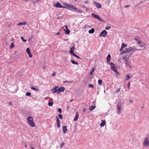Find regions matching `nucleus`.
<instances>
[{"instance_id": "1", "label": "nucleus", "mask_w": 149, "mask_h": 149, "mask_svg": "<svg viewBox=\"0 0 149 149\" xmlns=\"http://www.w3.org/2000/svg\"><path fill=\"white\" fill-rule=\"evenodd\" d=\"M139 49H138L133 46L132 47H130L128 48H126L124 51H123V53H126L127 52H133L136 51H137Z\"/></svg>"}, {"instance_id": "2", "label": "nucleus", "mask_w": 149, "mask_h": 149, "mask_svg": "<svg viewBox=\"0 0 149 149\" xmlns=\"http://www.w3.org/2000/svg\"><path fill=\"white\" fill-rule=\"evenodd\" d=\"M27 123L31 126L34 127L35 125V124L33 121V118L30 116H29L27 120Z\"/></svg>"}, {"instance_id": "3", "label": "nucleus", "mask_w": 149, "mask_h": 149, "mask_svg": "<svg viewBox=\"0 0 149 149\" xmlns=\"http://www.w3.org/2000/svg\"><path fill=\"white\" fill-rule=\"evenodd\" d=\"M143 144L145 147L149 146V137L146 136L144 138Z\"/></svg>"}, {"instance_id": "4", "label": "nucleus", "mask_w": 149, "mask_h": 149, "mask_svg": "<svg viewBox=\"0 0 149 149\" xmlns=\"http://www.w3.org/2000/svg\"><path fill=\"white\" fill-rule=\"evenodd\" d=\"M54 6L57 8H65V7H64L63 6H62L61 4L58 2H57L56 3H54Z\"/></svg>"}, {"instance_id": "5", "label": "nucleus", "mask_w": 149, "mask_h": 149, "mask_svg": "<svg viewBox=\"0 0 149 149\" xmlns=\"http://www.w3.org/2000/svg\"><path fill=\"white\" fill-rule=\"evenodd\" d=\"M111 56L110 54L108 55L107 58V63L111 65V68L112 69V63H110Z\"/></svg>"}, {"instance_id": "6", "label": "nucleus", "mask_w": 149, "mask_h": 149, "mask_svg": "<svg viewBox=\"0 0 149 149\" xmlns=\"http://www.w3.org/2000/svg\"><path fill=\"white\" fill-rule=\"evenodd\" d=\"M125 64L129 68H131L132 66L131 65V63L130 61H128V59H126L125 61Z\"/></svg>"}, {"instance_id": "7", "label": "nucleus", "mask_w": 149, "mask_h": 149, "mask_svg": "<svg viewBox=\"0 0 149 149\" xmlns=\"http://www.w3.org/2000/svg\"><path fill=\"white\" fill-rule=\"evenodd\" d=\"M107 34V32L105 30H104L101 32L100 35H99V36L100 37H104L106 36Z\"/></svg>"}, {"instance_id": "8", "label": "nucleus", "mask_w": 149, "mask_h": 149, "mask_svg": "<svg viewBox=\"0 0 149 149\" xmlns=\"http://www.w3.org/2000/svg\"><path fill=\"white\" fill-rule=\"evenodd\" d=\"M112 70L114 71L116 73V75L118 76L119 73L118 72L117 69L115 68L114 66V64L112 63Z\"/></svg>"}, {"instance_id": "9", "label": "nucleus", "mask_w": 149, "mask_h": 149, "mask_svg": "<svg viewBox=\"0 0 149 149\" xmlns=\"http://www.w3.org/2000/svg\"><path fill=\"white\" fill-rule=\"evenodd\" d=\"M92 16L93 17L96 19H97L100 21H101L102 20V19H101L98 15L95 14L94 13L92 14Z\"/></svg>"}, {"instance_id": "10", "label": "nucleus", "mask_w": 149, "mask_h": 149, "mask_svg": "<svg viewBox=\"0 0 149 149\" xmlns=\"http://www.w3.org/2000/svg\"><path fill=\"white\" fill-rule=\"evenodd\" d=\"M137 43L138 45L142 47H145V43L144 42H142L140 41H137Z\"/></svg>"}, {"instance_id": "11", "label": "nucleus", "mask_w": 149, "mask_h": 149, "mask_svg": "<svg viewBox=\"0 0 149 149\" xmlns=\"http://www.w3.org/2000/svg\"><path fill=\"white\" fill-rule=\"evenodd\" d=\"M93 3L97 8H101V5L99 3H98L97 2L95 1H94Z\"/></svg>"}, {"instance_id": "12", "label": "nucleus", "mask_w": 149, "mask_h": 149, "mask_svg": "<svg viewBox=\"0 0 149 149\" xmlns=\"http://www.w3.org/2000/svg\"><path fill=\"white\" fill-rule=\"evenodd\" d=\"M26 51L27 54H28L30 58L32 57V55L31 53L29 48H27L26 49Z\"/></svg>"}, {"instance_id": "13", "label": "nucleus", "mask_w": 149, "mask_h": 149, "mask_svg": "<svg viewBox=\"0 0 149 149\" xmlns=\"http://www.w3.org/2000/svg\"><path fill=\"white\" fill-rule=\"evenodd\" d=\"M65 90V88L64 87H60V88H58V94H59L61 92H63Z\"/></svg>"}, {"instance_id": "14", "label": "nucleus", "mask_w": 149, "mask_h": 149, "mask_svg": "<svg viewBox=\"0 0 149 149\" xmlns=\"http://www.w3.org/2000/svg\"><path fill=\"white\" fill-rule=\"evenodd\" d=\"M127 44H125L123 43H122V44L121 48L120 49V50L121 51H123V49L125 48V47H127Z\"/></svg>"}, {"instance_id": "15", "label": "nucleus", "mask_w": 149, "mask_h": 149, "mask_svg": "<svg viewBox=\"0 0 149 149\" xmlns=\"http://www.w3.org/2000/svg\"><path fill=\"white\" fill-rule=\"evenodd\" d=\"M68 7H69L68 10H70L72 11L74 9H75V7L72 5H68Z\"/></svg>"}, {"instance_id": "16", "label": "nucleus", "mask_w": 149, "mask_h": 149, "mask_svg": "<svg viewBox=\"0 0 149 149\" xmlns=\"http://www.w3.org/2000/svg\"><path fill=\"white\" fill-rule=\"evenodd\" d=\"M74 46H72V47L71 48V49L70 50V51L69 52V53L70 54H72V55H73L74 54Z\"/></svg>"}, {"instance_id": "17", "label": "nucleus", "mask_w": 149, "mask_h": 149, "mask_svg": "<svg viewBox=\"0 0 149 149\" xmlns=\"http://www.w3.org/2000/svg\"><path fill=\"white\" fill-rule=\"evenodd\" d=\"M117 109L118 113H120L121 111V104H118L117 105Z\"/></svg>"}, {"instance_id": "18", "label": "nucleus", "mask_w": 149, "mask_h": 149, "mask_svg": "<svg viewBox=\"0 0 149 149\" xmlns=\"http://www.w3.org/2000/svg\"><path fill=\"white\" fill-rule=\"evenodd\" d=\"M72 11L76 12L79 13H81L82 12V11L81 10L79 9H78L76 8H75V9H74L73 10H72Z\"/></svg>"}, {"instance_id": "19", "label": "nucleus", "mask_w": 149, "mask_h": 149, "mask_svg": "<svg viewBox=\"0 0 149 149\" xmlns=\"http://www.w3.org/2000/svg\"><path fill=\"white\" fill-rule=\"evenodd\" d=\"M120 87H119V88H114V90L115 91L114 93H117L120 91Z\"/></svg>"}, {"instance_id": "20", "label": "nucleus", "mask_w": 149, "mask_h": 149, "mask_svg": "<svg viewBox=\"0 0 149 149\" xmlns=\"http://www.w3.org/2000/svg\"><path fill=\"white\" fill-rule=\"evenodd\" d=\"M57 119H56V122H57V127L58 128H59L60 127V121L59 119H58L57 116H56Z\"/></svg>"}, {"instance_id": "21", "label": "nucleus", "mask_w": 149, "mask_h": 149, "mask_svg": "<svg viewBox=\"0 0 149 149\" xmlns=\"http://www.w3.org/2000/svg\"><path fill=\"white\" fill-rule=\"evenodd\" d=\"M62 129L63 133H65L68 130L67 127L65 126H64L63 127Z\"/></svg>"}, {"instance_id": "22", "label": "nucleus", "mask_w": 149, "mask_h": 149, "mask_svg": "<svg viewBox=\"0 0 149 149\" xmlns=\"http://www.w3.org/2000/svg\"><path fill=\"white\" fill-rule=\"evenodd\" d=\"M65 29H66V31H65V33L66 34H69L70 33V31L68 29V27H67V25L65 26Z\"/></svg>"}, {"instance_id": "23", "label": "nucleus", "mask_w": 149, "mask_h": 149, "mask_svg": "<svg viewBox=\"0 0 149 149\" xmlns=\"http://www.w3.org/2000/svg\"><path fill=\"white\" fill-rule=\"evenodd\" d=\"M106 122L105 120H103L102 121V122L100 124L101 127L104 126Z\"/></svg>"}, {"instance_id": "24", "label": "nucleus", "mask_w": 149, "mask_h": 149, "mask_svg": "<svg viewBox=\"0 0 149 149\" xmlns=\"http://www.w3.org/2000/svg\"><path fill=\"white\" fill-rule=\"evenodd\" d=\"M58 86H56L55 87L53 88V90L54 91H53V93H56V92H57V93L58 92Z\"/></svg>"}, {"instance_id": "25", "label": "nucleus", "mask_w": 149, "mask_h": 149, "mask_svg": "<svg viewBox=\"0 0 149 149\" xmlns=\"http://www.w3.org/2000/svg\"><path fill=\"white\" fill-rule=\"evenodd\" d=\"M78 118H79V116H78V112H77L76 113V115L75 116V118L74 119V121H77L78 120Z\"/></svg>"}, {"instance_id": "26", "label": "nucleus", "mask_w": 149, "mask_h": 149, "mask_svg": "<svg viewBox=\"0 0 149 149\" xmlns=\"http://www.w3.org/2000/svg\"><path fill=\"white\" fill-rule=\"evenodd\" d=\"M95 31V29L93 28H92L88 31V32L90 33H93Z\"/></svg>"}, {"instance_id": "27", "label": "nucleus", "mask_w": 149, "mask_h": 149, "mask_svg": "<svg viewBox=\"0 0 149 149\" xmlns=\"http://www.w3.org/2000/svg\"><path fill=\"white\" fill-rule=\"evenodd\" d=\"M70 4H68L67 3H64V6H63L64 7H65V8H67V9H68L69 7H68V6H69L68 5H70Z\"/></svg>"}, {"instance_id": "28", "label": "nucleus", "mask_w": 149, "mask_h": 149, "mask_svg": "<svg viewBox=\"0 0 149 149\" xmlns=\"http://www.w3.org/2000/svg\"><path fill=\"white\" fill-rule=\"evenodd\" d=\"M95 108V106H91L89 108V109L90 111H92L94 110Z\"/></svg>"}, {"instance_id": "29", "label": "nucleus", "mask_w": 149, "mask_h": 149, "mask_svg": "<svg viewBox=\"0 0 149 149\" xmlns=\"http://www.w3.org/2000/svg\"><path fill=\"white\" fill-rule=\"evenodd\" d=\"M98 84L99 85L101 86L102 84V80H101V79H99L98 81Z\"/></svg>"}, {"instance_id": "30", "label": "nucleus", "mask_w": 149, "mask_h": 149, "mask_svg": "<svg viewBox=\"0 0 149 149\" xmlns=\"http://www.w3.org/2000/svg\"><path fill=\"white\" fill-rule=\"evenodd\" d=\"M26 24V22H20L18 24V26L22 25H25Z\"/></svg>"}, {"instance_id": "31", "label": "nucleus", "mask_w": 149, "mask_h": 149, "mask_svg": "<svg viewBox=\"0 0 149 149\" xmlns=\"http://www.w3.org/2000/svg\"><path fill=\"white\" fill-rule=\"evenodd\" d=\"M31 89L37 92H38L39 91V89L38 88H36L33 87H31Z\"/></svg>"}, {"instance_id": "32", "label": "nucleus", "mask_w": 149, "mask_h": 149, "mask_svg": "<svg viewBox=\"0 0 149 149\" xmlns=\"http://www.w3.org/2000/svg\"><path fill=\"white\" fill-rule=\"evenodd\" d=\"M70 61L72 63L74 64L77 65L78 64L77 62H75L73 60H71Z\"/></svg>"}, {"instance_id": "33", "label": "nucleus", "mask_w": 149, "mask_h": 149, "mask_svg": "<svg viewBox=\"0 0 149 149\" xmlns=\"http://www.w3.org/2000/svg\"><path fill=\"white\" fill-rule=\"evenodd\" d=\"M94 69H95V68H93L92 69L91 71L90 72V75H91L94 72Z\"/></svg>"}, {"instance_id": "34", "label": "nucleus", "mask_w": 149, "mask_h": 149, "mask_svg": "<svg viewBox=\"0 0 149 149\" xmlns=\"http://www.w3.org/2000/svg\"><path fill=\"white\" fill-rule=\"evenodd\" d=\"M53 103L52 102H48V105L49 106H52L53 105Z\"/></svg>"}, {"instance_id": "35", "label": "nucleus", "mask_w": 149, "mask_h": 149, "mask_svg": "<svg viewBox=\"0 0 149 149\" xmlns=\"http://www.w3.org/2000/svg\"><path fill=\"white\" fill-rule=\"evenodd\" d=\"M14 47V45L13 42L11 44L10 46V48H13Z\"/></svg>"}, {"instance_id": "36", "label": "nucleus", "mask_w": 149, "mask_h": 149, "mask_svg": "<svg viewBox=\"0 0 149 149\" xmlns=\"http://www.w3.org/2000/svg\"><path fill=\"white\" fill-rule=\"evenodd\" d=\"M59 118L61 120L63 118V116L62 115L60 114L58 115Z\"/></svg>"}, {"instance_id": "37", "label": "nucleus", "mask_w": 149, "mask_h": 149, "mask_svg": "<svg viewBox=\"0 0 149 149\" xmlns=\"http://www.w3.org/2000/svg\"><path fill=\"white\" fill-rule=\"evenodd\" d=\"M26 95L27 96H30L31 95V93L30 92H27L26 93Z\"/></svg>"}, {"instance_id": "38", "label": "nucleus", "mask_w": 149, "mask_h": 149, "mask_svg": "<svg viewBox=\"0 0 149 149\" xmlns=\"http://www.w3.org/2000/svg\"><path fill=\"white\" fill-rule=\"evenodd\" d=\"M88 87L89 88H91L92 89L93 88L94 86L93 84H90L89 85Z\"/></svg>"}, {"instance_id": "39", "label": "nucleus", "mask_w": 149, "mask_h": 149, "mask_svg": "<svg viewBox=\"0 0 149 149\" xmlns=\"http://www.w3.org/2000/svg\"><path fill=\"white\" fill-rule=\"evenodd\" d=\"M126 55L128 56V58L129 57L132 55V53H128L126 54Z\"/></svg>"}, {"instance_id": "40", "label": "nucleus", "mask_w": 149, "mask_h": 149, "mask_svg": "<svg viewBox=\"0 0 149 149\" xmlns=\"http://www.w3.org/2000/svg\"><path fill=\"white\" fill-rule=\"evenodd\" d=\"M130 82H129L128 83V84L127 85V88H128V89H129V90L130 89Z\"/></svg>"}, {"instance_id": "41", "label": "nucleus", "mask_w": 149, "mask_h": 149, "mask_svg": "<svg viewBox=\"0 0 149 149\" xmlns=\"http://www.w3.org/2000/svg\"><path fill=\"white\" fill-rule=\"evenodd\" d=\"M65 145V143H61L60 145L61 147H63Z\"/></svg>"}, {"instance_id": "42", "label": "nucleus", "mask_w": 149, "mask_h": 149, "mask_svg": "<svg viewBox=\"0 0 149 149\" xmlns=\"http://www.w3.org/2000/svg\"><path fill=\"white\" fill-rule=\"evenodd\" d=\"M74 56H75L76 57V58H81L80 57H79L78 56H77V55H76V54H73L72 55Z\"/></svg>"}, {"instance_id": "43", "label": "nucleus", "mask_w": 149, "mask_h": 149, "mask_svg": "<svg viewBox=\"0 0 149 149\" xmlns=\"http://www.w3.org/2000/svg\"><path fill=\"white\" fill-rule=\"evenodd\" d=\"M130 77L129 75H127L126 76V80H128L130 78Z\"/></svg>"}, {"instance_id": "44", "label": "nucleus", "mask_w": 149, "mask_h": 149, "mask_svg": "<svg viewBox=\"0 0 149 149\" xmlns=\"http://www.w3.org/2000/svg\"><path fill=\"white\" fill-rule=\"evenodd\" d=\"M111 27L110 26H107L106 27L105 29L106 30H108Z\"/></svg>"}, {"instance_id": "45", "label": "nucleus", "mask_w": 149, "mask_h": 149, "mask_svg": "<svg viewBox=\"0 0 149 149\" xmlns=\"http://www.w3.org/2000/svg\"><path fill=\"white\" fill-rule=\"evenodd\" d=\"M21 38L22 39V40L24 42H25L26 41V40L24 39L23 37L22 36L21 37Z\"/></svg>"}, {"instance_id": "46", "label": "nucleus", "mask_w": 149, "mask_h": 149, "mask_svg": "<svg viewBox=\"0 0 149 149\" xmlns=\"http://www.w3.org/2000/svg\"><path fill=\"white\" fill-rule=\"evenodd\" d=\"M58 112L61 113H62V109H60V108H59L58 109Z\"/></svg>"}, {"instance_id": "47", "label": "nucleus", "mask_w": 149, "mask_h": 149, "mask_svg": "<svg viewBox=\"0 0 149 149\" xmlns=\"http://www.w3.org/2000/svg\"><path fill=\"white\" fill-rule=\"evenodd\" d=\"M127 57V56H124L123 57V59H125Z\"/></svg>"}, {"instance_id": "48", "label": "nucleus", "mask_w": 149, "mask_h": 149, "mask_svg": "<svg viewBox=\"0 0 149 149\" xmlns=\"http://www.w3.org/2000/svg\"><path fill=\"white\" fill-rule=\"evenodd\" d=\"M56 74V72H54L52 74V76H54Z\"/></svg>"}, {"instance_id": "49", "label": "nucleus", "mask_w": 149, "mask_h": 149, "mask_svg": "<svg viewBox=\"0 0 149 149\" xmlns=\"http://www.w3.org/2000/svg\"><path fill=\"white\" fill-rule=\"evenodd\" d=\"M9 104L10 105H12V102H9Z\"/></svg>"}, {"instance_id": "50", "label": "nucleus", "mask_w": 149, "mask_h": 149, "mask_svg": "<svg viewBox=\"0 0 149 149\" xmlns=\"http://www.w3.org/2000/svg\"><path fill=\"white\" fill-rule=\"evenodd\" d=\"M129 7V6L128 5H126L125 6V8H127Z\"/></svg>"}, {"instance_id": "51", "label": "nucleus", "mask_w": 149, "mask_h": 149, "mask_svg": "<svg viewBox=\"0 0 149 149\" xmlns=\"http://www.w3.org/2000/svg\"><path fill=\"white\" fill-rule=\"evenodd\" d=\"M86 108H84V109L83 110V111L84 112H85L86 111Z\"/></svg>"}, {"instance_id": "52", "label": "nucleus", "mask_w": 149, "mask_h": 149, "mask_svg": "<svg viewBox=\"0 0 149 149\" xmlns=\"http://www.w3.org/2000/svg\"><path fill=\"white\" fill-rule=\"evenodd\" d=\"M60 34V32H58V33H56V34H55V35L56 36H57V35H58L59 34Z\"/></svg>"}, {"instance_id": "53", "label": "nucleus", "mask_w": 149, "mask_h": 149, "mask_svg": "<svg viewBox=\"0 0 149 149\" xmlns=\"http://www.w3.org/2000/svg\"><path fill=\"white\" fill-rule=\"evenodd\" d=\"M133 102V101L132 100H130V103H132Z\"/></svg>"}, {"instance_id": "54", "label": "nucleus", "mask_w": 149, "mask_h": 149, "mask_svg": "<svg viewBox=\"0 0 149 149\" xmlns=\"http://www.w3.org/2000/svg\"><path fill=\"white\" fill-rule=\"evenodd\" d=\"M135 40L136 41V42H137V41H139V40H138L136 38H135Z\"/></svg>"}, {"instance_id": "55", "label": "nucleus", "mask_w": 149, "mask_h": 149, "mask_svg": "<svg viewBox=\"0 0 149 149\" xmlns=\"http://www.w3.org/2000/svg\"><path fill=\"white\" fill-rule=\"evenodd\" d=\"M123 52H121V54H124V53H123Z\"/></svg>"}, {"instance_id": "56", "label": "nucleus", "mask_w": 149, "mask_h": 149, "mask_svg": "<svg viewBox=\"0 0 149 149\" xmlns=\"http://www.w3.org/2000/svg\"><path fill=\"white\" fill-rule=\"evenodd\" d=\"M31 149H35L33 147H31Z\"/></svg>"}, {"instance_id": "57", "label": "nucleus", "mask_w": 149, "mask_h": 149, "mask_svg": "<svg viewBox=\"0 0 149 149\" xmlns=\"http://www.w3.org/2000/svg\"><path fill=\"white\" fill-rule=\"evenodd\" d=\"M25 147H27V145L26 144H25Z\"/></svg>"}, {"instance_id": "58", "label": "nucleus", "mask_w": 149, "mask_h": 149, "mask_svg": "<svg viewBox=\"0 0 149 149\" xmlns=\"http://www.w3.org/2000/svg\"><path fill=\"white\" fill-rule=\"evenodd\" d=\"M67 82V81H64V83H65V82Z\"/></svg>"}, {"instance_id": "59", "label": "nucleus", "mask_w": 149, "mask_h": 149, "mask_svg": "<svg viewBox=\"0 0 149 149\" xmlns=\"http://www.w3.org/2000/svg\"><path fill=\"white\" fill-rule=\"evenodd\" d=\"M17 52V51H15V52L16 53V52Z\"/></svg>"}, {"instance_id": "60", "label": "nucleus", "mask_w": 149, "mask_h": 149, "mask_svg": "<svg viewBox=\"0 0 149 149\" xmlns=\"http://www.w3.org/2000/svg\"><path fill=\"white\" fill-rule=\"evenodd\" d=\"M75 1H76L77 0H74Z\"/></svg>"}]
</instances>
